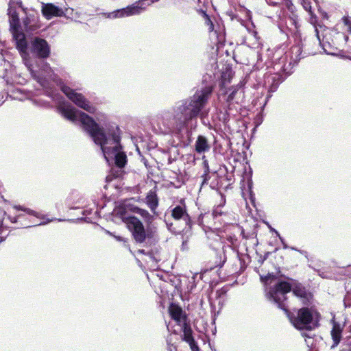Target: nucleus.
Masks as SVG:
<instances>
[{
  "label": "nucleus",
  "mask_w": 351,
  "mask_h": 351,
  "mask_svg": "<svg viewBox=\"0 0 351 351\" xmlns=\"http://www.w3.org/2000/svg\"><path fill=\"white\" fill-rule=\"evenodd\" d=\"M130 210H131L132 211H133L134 213H139L142 215L147 214V212L145 210L138 208L137 207H134L132 208H130Z\"/></svg>",
  "instance_id": "nucleus-21"
},
{
  "label": "nucleus",
  "mask_w": 351,
  "mask_h": 351,
  "mask_svg": "<svg viewBox=\"0 0 351 351\" xmlns=\"http://www.w3.org/2000/svg\"><path fill=\"white\" fill-rule=\"evenodd\" d=\"M145 0H138L135 3L121 9L114 10L111 12L102 13L106 19H116L139 15L147 9Z\"/></svg>",
  "instance_id": "nucleus-6"
},
{
  "label": "nucleus",
  "mask_w": 351,
  "mask_h": 351,
  "mask_svg": "<svg viewBox=\"0 0 351 351\" xmlns=\"http://www.w3.org/2000/svg\"><path fill=\"white\" fill-rule=\"evenodd\" d=\"M332 328L330 331L331 338L332 339L333 343L332 344L330 348H335L339 343H340L342 337V332L343 330V326H341L339 323L335 322L334 319H332Z\"/></svg>",
  "instance_id": "nucleus-12"
},
{
  "label": "nucleus",
  "mask_w": 351,
  "mask_h": 351,
  "mask_svg": "<svg viewBox=\"0 0 351 351\" xmlns=\"http://www.w3.org/2000/svg\"><path fill=\"white\" fill-rule=\"evenodd\" d=\"M41 12L43 16L49 20L53 17H60V16H68L71 19H73V10L72 8H65V10L56 6L53 3H42Z\"/></svg>",
  "instance_id": "nucleus-9"
},
{
  "label": "nucleus",
  "mask_w": 351,
  "mask_h": 351,
  "mask_svg": "<svg viewBox=\"0 0 351 351\" xmlns=\"http://www.w3.org/2000/svg\"><path fill=\"white\" fill-rule=\"evenodd\" d=\"M183 332V340L189 343L194 340L192 336V330L188 324H185L180 326Z\"/></svg>",
  "instance_id": "nucleus-16"
},
{
  "label": "nucleus",
  "mask_w": 351,
  "mask_h": 351,
  "mask_svg": "<svg viewBox=\"0 0 351 351\" xmlns=\"http://www.w3.org/2000/svg\"><path fill=\"white\" fill-rule=\"evenodd\" d=\"M147 204L154 210L158 206V199L155 193L151 192L146 197Z\"/></svg>",
  "instance_id": "nucleus-17"
},
{
  "label": "nucleus",
  "mask_w": 351,
  "mask_h": 351,
  "mask_svg": "<svg viewBox=\"0 0 351 351\" xmlns=\"http://www.w3.org/2000/svg\"><path fill=\"white\" fill-rule=\"evenodd\" d=\"M21 6V2L18 1L11 0L8 4V14L9 16V21L11 29H13L14 38L16 40V47L20 51L25 64L31 73L32 76L43 87L46 86L47 79L54 80L53 72L48 64L44 61H41L42 67L38 72L34 70L33 65L30 64L27 58V42L25 36L18 32L19 27V14L16 13V6Z\"/></svg>",
  "instance_id": "nucleus-3"
},
{
  "label": "nucleus",
  "mask_w": 351,
  "mask_h": 351,
  "mask_svg": "<svg viewBox=\"0 0 351 351\" xmlns=\"http://www.w3.org/2000/svg\"><path fill=\"white\" fill-rule=\"evenodd\" d=\"M344 24L347 26L348 31L351 33V18L345 16L343 19Z\"/></svg>",
  "instance_id": "nucleus-19"
},
{
  "label": "nucleus",
  "mask_w": 351,
  "mask_h": 351,
  "mask_svg": "<svg viewBox=\"0 0 351 351\" xmlns=\"http://www.w3.org/2000/svg\"><path fill=\"white\" fill-rule=\"evenodd\" d=\"M286 313L293 326L299 330L308 328L309 324L318 315L317 312L308 308H300L296 315H290L287 310Z\"/></svg>",
  "instance_id": "nucleus-7"
},
{
  "label": "nucleus",
  "mask_w": 351,
  "mask_h": 351,
  "mask_svg": "<svg viewBox=\"0 0 351 351\" xmlns=\"http://www.w3.org/2000/svg\"><path fill=\"white\" fill-rule=\"evenodd\" d=\"M112 178H111V176H108L106 177V181L107 182H110L111 181Z\"/></svg>",
  "instance_id": "nucleus-26"
},
{
  "label": "nucleus",
  "mask_w": 351,
  "mask_h": 351,
  "mask_svg": "<svg viewBox=\"0 0 351 351\" xmlns=\"http://www.w3.org/2000/svg\"><path fill=\"white\" fill-rule=\"evenodd\" d=\"M32 50L40 58H46L49 55V47L43 39L35 38L32 43Z\"/></svg>",
  "instance_id": "nucleus-10"
},
{
  "label": "nucleus",
  "mask_w": 351,
  "mask_h": 351,
  "mask_svg": "<svg viewBox=\"0 0 351 351\" xmlns=\"http://www.w3.org/2000/svg\"><path fill=\"white\" fill-rule=\"evenodd\" d=\"M261 280L264 284L266 298L271 302L278 304V307L287 312L283 302L286 300V294L292 289L293 293L299 298L306 297V291L301 285H295L291 288L286 282H280L275 275L269 274L265 276H261Z\"/></svg>",
  "instance_id": "nucleus-4"
},
{
  "label": "nucleus",
  "mask_w": 351,
  "mask_h": 351,
  "mask_svg": "<svg viewBox=\"0 0 351 351\" xmlns=\"http://www.w3.org/2000/svg\"><path fill=\"white\" fill-rule=\"evenodd\" d=\"M10 220L12 221V222L14 223L16 221V219L15 218H13V219H11L10 218Z\"/></svg>",
  "instance_id": "nucleus-27"
},
{
  "label": "nucleus",
  "mask_w": 351,
  "mask_h": 351,
  "mask_svg": "<svg viewBox=\"0 0 351 351\" xmlns=\"http://www.w3.org/2000/svg\"><path fill=\"white\" fill-rule=\"evenodd\" d=\"M208 23L210 25L209 30L212 31L213 29V23L211 22V21H210V19L209 18H208Z\"/></svg>",
  "instance_id": "nucleus-24"
},
{
  "label": "nucleus",
  "mask_w": 351,
  "mask_h": 351,
  "mask_svg": "<svg viewBox=\"0 0 351 351\" xmlns=\"http://www.w3.org/2000/svg\"><path fill=\"white\" fill-rule=\"evenodd\" d=\"M60 114L73 123L80 122L83 129L89 134L93 141L99 145L104 156L110 164L114 162L119 167H123L127 162V156L120 145L118 134H106L99 125L86 113L78 110L70 104H63L58 107Z\"/></svg>",
  "instance_id": "nucleus-1"
},
{
  "label": "nucleus",
  "mask_w": 351,
  "mask_h": 351,
  "mask_svg": "<svg viewBox=\"0 0 351 351\" xmlns=\"http://www.w3.org/2000/svg\"><path fill=\"white\" fill-rule=\"evenodd\" d=\"M62 90L77 106L89 113H95L96 108L95 106L93 105L82 93L77 92L69 86H63L62 88Z\"/></svg>",
  "instance_id": "nucleus-8"
},
{
  "label": "nucleus",
  "mask_w": 351,
  "mask_h": 351,
  "mask_svg": "<svg viewBox=\"0 0 351 351\" xmlns=\"http://www.w3.org/2000/svg\"><path fill=\"white\" fill-rule=\"evenodd\" d=\"M237 91H233L232 93L230 94V95L228 97V101H230L234 99V95L237 93Z\"/></svg>",
  "instance_id": "nucleus-23"
},
{
  "label": "nucleus",
  "mask_w": 351,
  "mask_h": 351,
  "mask_svg": "<svg viewBox=\"0 0 351 351\" xmlns=\"http://www.w3.org/2000/svg\"><path fill=\"white\" fill-rule=\"evenodd\" d=\"M169 313L171 318L180 326L186 324V316L182 309L176 304H171L169 307Z\"/></svg>",
  "instance_id": "nucleus-11"
},
{
  "label": "nucleus",
  "mask_w": 351,
  "mask_h": 351,
  "mask_svg": "<svg viewBox=\"0 0 351 351\" xmlns=\"http://www.w3.org/2000/svg\"><path fill=\"white\" fill-rule=\"evenodd\" d=\"M192 351H199V348L196 344L195 339L188 343Z\"/></svg>",
  "instance_id": "nucleus-20"
},
{
  "label": "nucleus",
  "mask_w": 351,
  "mask_h": 351,
  "mask_svg": "<svg viewBox=\"0 0 351 351\" xmlns=\"http://www.w3.org/2000/svg\"><path fill=\"white\" fill-rule=\"evenodd\" d=\"M213 88L210 86L197 90L189 99L180 101L172 108V112H165L162 123L172 131H181L189 121L196 118L207 103Z\"/></svg>",
  "instance_id": "nucleus-2"
},
{
  "label": "nucleus",
  "mask_w": 351,
  "mask_h": 351,
  "mask_svg": "<svg viewBox=\"0 0 351 351\" xmlns=\"http://www.w3.org/2000/svg\"><path fill=\"white\" fill-rule=\"evenodd\" d=\"M129 206L127 202L114 209L116 215L120 216L122 220L127 224L128 228L132 232V234L137 242L142 243L145 239V232L141 221L135 217L128 213L127 207Z\"/></svg>",
  "instance_id": "nucleus-5"
},
{
  "label": "nucleus",
  "mask_w": 351,
  "mask_h": 351,
  "mask_svg": "<svg viewBox=\"0 0 351 351\" xmlns=\"http://www.w3.org/2000/svg\"><path fill=\"white\" fill-rule=\"evenodd\" d=\"M291 249L293 250H297L298 251V250L295 249V247H291ZM298 252H300L301 254H305L306 253V252H302V251H300V250H298Z\"/></svg>",
  "instance_id": "nucleus-25"
},
{
  "label": "nucleus",
  "mask_w": 351,
  "mask_h": 351,
  "mask_svg": "<svg viewBox=\"0 0 351 351\" xmlns=\"http://www.w3.org/2000/svg\"><path fill=\"white\" fill-rule=\"evenodd\" d=\"M14 208L16 210H23L28 215H33V216H35L36 217H37L38 219H43V221H40L37 224L38 226L45 225V224L48 223L49 222L53 221V219H46V217L43 215H42L39 213H37L33 210H31L29 208H25L23 206H14Z\"/></svg>",
  "instance_id": "nucleus-14"
},
{
  "label": "nucleus",
  "mask_w": 351,
  "mask_h": 351,
  "mask_svg": "<svg viewBox=\"0 0 351 351\" xmlns=\"http://www.w3.org/2000/svg\"><path fill=\"white\" fill-rule=\"evenodd\" d=\"M222 78V86H225L226 83L230 82L231 78V71L223 73L221 75Z\"/></svg>",
  "instance_id": "nucleus-18"
},
{
  "label": "nucleus",
  "mask_w": 351,
  "mask_h": 351,
  "mask_svg": "<svg viewBox=\"0 0 351 351\" xmlns=\"http://www.w3.org/2000/svg\"><path fill=\"white\" fill-rule=\"evenodd\" d=\"M208 148H209V147H208L206 139L204 137L199 136L197 138L196 143H195V150L198 153H202V152H204L205 151L208 150Z\"/></svg>",
  "instance_id": "nucleus-15"
},
{
  "label": "nucleus",
  "mask_w": 351,
  "mask_h": 351,
  "mask_svg": "<svg viewBox=\"0 0 351 351\" xmlns=\"http://www.w3.org/2000/svg\"><path fill=\"white\" fill-rule=\"evenodd\" d=\"M158 0H145V5H147V8L151 4L155 3V2H157Z\"/></svg>",
  "instance_id": "nucleus-22"
},
{
  "label": "nucleus",
  "mask_w": 351,
  "mask_h": 351,
  "mask_svg": "<svg viewBox=\"0 0 351 351\" xmlns=\"http://www.w3.org/2000/svg\"><path fill=\"white\" fill-rule=\"evenodd\" d=\"M171 216L176 220L183 219L187 225L190 222V218L185 209L180 206H176L171 211Z\"/></svg>",
  "instance_id": "nucleus-13"
}]
</instances>
